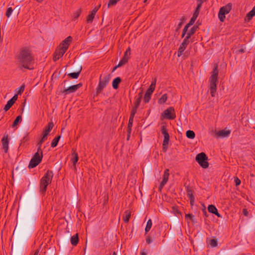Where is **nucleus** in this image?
<instances>
[{
	"instance_id": "nucleus-26",
	"label": "nucleus",
	"mask_w": 255,
	"mask_h": 255,
	"mask_svg": "<svg viewBox=\"0 0 255 255\" xmlns=\"http://www.w3.org/2000/svg\"><path fill=\"white\" fill-rule=\"evenodd\" d=\"M54 126V124L53 122H50L48 123V126L46 127L43 131V133L46 134L47 135H48L50 131L51 130V129L53 128Z\"/></svg>"
},
{
	"instance_id": "nucleus-61",
	"label": "nucleus",
	"mask_w": 255,
	"mask_h": 255,
	"mask_svg": "<svg viewBox=\"0 0 255 255\" xmlns=\"http://www.w3.org/2000/svg\"><path fill=\"white\" fill-rule=\"evenodd\" d=\"M27 140H28V138L26 136H25L24 137H23L22 139L21 140L20 145L22 144V142H24L25 141H27Z\"/></svg>"
},
{
	"instance_id": "nucleus-21",
	"label": "nucleus",
	"mask_w": 255,
	"mask_h": 255,
	"mask_svg": "<svg viewBox=\"0 0 255 255\" xmlns=\"http://www.w3.org/2000/svg\"><path fill=\"white\" fill-rule=\"evenodd\" d=\"M208 211L216 215L218 217H221V215L218 213L217 208L213 205H209L208 207Z\"/></svg>"
},
{
	"instance_id": "nucleus-39",
	"label": "nucleus",
	"mask_w": 255,
	"mask_h": 255,
	"mask_svg": "<svg viewBox=\"0 0 255 255\" xmlns=\"http://www.w3.org/2000/svg\"><path fill=\"white\" fill-rule=\"evenodd\" d=\"M81 13V10L80 8L78 9L75 12L73 13V19H77L79 16H80Z\"/></svg>"
},
{
	"instance_id": "nucleus-41",
	"label": "nucleus",
	"mask_w": 255,
	"mask_h": 255,
	"mask_svg": "<svg viewBox=\"0 0 255 255\" xmlns=\"http://www.w3.org/2000/svg\"><path fill=\"white\" fill-rule=\"evenodd\" d=\"M137 109L138 108H135L134 107H132V108L131 110L130 114V116H129L130 119H134V117L135 114L136 113Z\"/></svg>"
},
{
	"instance_id": "nucleus-37",
	"label": "nucleus",
	"mask_w": 255,
	"mask_h": 255,
	"mask_svg": "<svg viewBox=\"0 0 255 255\" xmlns=\"http://www.w3.org/2000/svg\"><path fill=\"white\" fill-rule=\"evenodd\" d=\"M156 82V80L155 78L154 80H152L149 87L148 88L147 90H148L150 91H151V92H153V91L155 90Z\"/></svg>"
},
{
	"instance_id": "nucleus-56",
	"label": "nucleus",
	"mask_w": 255,
	"mask_h": 255,
	"mask_svg": "<svg viewBox=\"0 0 255 255\" xmlns=\"http://www.w3.org/2000/svg\"><path fill=\"white\" fill-rule=\"evenodd\" d=\"M237 52L238 53H243L245 52V49L243 48H241L238 49L237 50Z\"/></svg>"
},
{
	"instance_id": "nucleus-4",
	"label": "nucleus",
	"mask_w": 255,
	"mask_h": 255,
	"mask_svg": "<svg viewBox=\"0 0 255 255\" xmlns=\"http://www.w3.org/2000/svg\"><path fill=\"white\" fill-rule=\"evenodd\" d=\"M43 157L42 151H41V153L36 152L31 159L29 165V168H33L37 166L42 161Z\"/></svg>"
},
{
	"instance_id": "nucleus-42",
	"label": "nucleus",
	"mask_w": 255,
	"mask_h": 255,
	"mask_svg": "<svg viewBox=\"0 0 255 255\" xmlns=\"http://www.w3.org/2000/svg\"><path fill=\"white\" fill-rule=\"evenodd\" d=\"M190 26V25L189 24H188V23L187 24H186V25L184 26V27L183 29V31H182V35H181L182 38H183L185 36V35H186V34H187L188 29Z\"/></svg>"
},
{
	"instance_id": "nucleus-3",
	"label": "nucleus",
	"mask_w": 255,
	"mask_h": 255,
	"mask_svg": "<svg viewBox=\"0 0 255 255\" xmlns=\"http://www.w3.org/2000/svg\"><path fill=\"white\" fill-rule=\"evenodd\" d=\"M218 74V65L217 64H215L213 71L211 72V76L209 78V89L211 95L213 97L215 96L216 93Z\"/></svg>"
},
{
	"instance_id": "nucleus-10",
	"label": "nucleus",
	"mask_w": 255,
	"mask_h": 255,
	"mask_svg": "<svg viewBox=\"0 0 255 255\" xmlns=\"http://www.w3.org/2000/svg\"><path fill=\"white\" fill-rule=\"evenodd\" d=\"M66 51V47L62 48L61 47H59V48H57L54 53L53 58V61H56L59 59L60 58L63 56Z\"/></svg>"
},
{
	"instance_id": "nucleus-23",
	"label": "nucleus",
	"mask_w": 255,
	"mask_h": 255,
	"mask_svg": "<svg viewBox=\"0 0 255 255\" xmlns=\"http://www.w3.org/2000/svg\"><path fill=\"white\" fill-rule=\"evenodd\" d=\"M72 158L71 160L73 164V165L74 166H75L76 164L79 159L78 154L76 152V150L74 149V148H72Z\"/></svg>"
},
{
	"instance_id": "nucleus-43",
	"label": "nucleus",
	"mask_w": 255,
	"mask_h": 255,
	"mask_svg": "<svg viewBox=\"0 0 255 255\" xmlns=\"http://www.w3.org/2000/svg\"><path fill=\"white\" fill-rule=\"evenodd\" d=\"M95 15L92 13H91V14H89L87 18V22L88 23H92L93 21Z\"/></svg>"
},
{
	"instance_id": "nucleus-58",
	"label": "nucleus",
	"mask_w": 255,
	"mask_h": 255,
	"mask_svg": "<svg viewBox=\"0 0 255 255\" xmlns=\"http://www.w3.org/2000/svg\"><path fill=\"white\" fill-rule=\"evenodd\" d=\"M183 23V21H181L180 22H179L178 23V24L177 25V29H176L177 30H178L179 29H180Z\"/></svg>"
},
{
	"instance_id": "nucleus-14",
	"label": "nucleus",
	"mask_w": 255,
	"mask_h": 255,
	"mask_svg": "<svg viewBox=\"0 0 255 255\" xmlns=\"http://www.w3.org/2000/svg\"><path fill=\"white\" fill-rule=\"evenodd\" d=\"M53 177V171L51 170H48L46 171V172L45 173L44 176L40 179V181H42L43 180L44 182L45 181H46L49 183H51Z\"/></svg>"
},
{
	"instance_id": "nucleus-46",
	"label": "nucleus",
	"mask_w": 255,
	"mask_h": 255,
	"mask_svg": "<svg viewBox=\"0 0 255 255\" xmlns=\"http://www.w3.org/2000/svg\"><path fill=\"white\" fill-rule=\"evenodd\" d=\"M197 18V16L193 15L192 18H191L190 20L189 21V22L188 24H189L190 26L192 25L194 23Z\"/></svg>"
},
{
	"instance_id": "nucleus-16",
	"label": "nucleus",
	"mask_w": 255,
	"mask_h": 255,
	"mask_svg": "<svg viewBox=\"0 0 255 255\" xmlns=\"http://www.w3.org/2000/svg\"><path fill=\"white\" fill-rule=\"evenodd\" d=\"M72 39L73 38L71 36H68L62 42V43L59 45V47H61L62 48L66 47L67 50L70 43L72 41Z\"/></svg>"
},
{
	"instance_id": "nucleus-59",
	"label": "nucleus",
	"mask_w": 255,
	"mask_h": 255,
	"mask_svg": "<svg viewBox=\"0 0 255 255\" xmlns=\"http://www.w3.org/2000/svg\"><path fill=\"white\" fill-rule=\"evenodd\" d=\"M47 136L48 135L43 133L42 136L41 138L45 141L47 139Z\"/></svg>"
},
{
	"instance_id": "nucleus-40",
	"label": "nucleus",
	"mask_w": 255,
	"mask_h": 255,
	"mask_svg": "<svg viewBox=\"0 0 255 255\" xmlns=\"http://www.w3.org/2000/svg\"><path fill=\"white\" fill-rule=\"evenodd\" d=\"M137 109L138 108H135L134 107H132V108L131 110L130 114V116H129L130 119H134V117L135 114L136 113Z\"/></svg>"
},
{
	"instance_id": "nucleus-17",
	"label": "nucleus",
	"mask_w": 255,
	"mask_h": 255,
	"mask_svg": "<svg viewBox=\"0 0 255 255\" xmlns=\"http://www.w3.org/2000/svg\"><path fill=\"white\" fill-rule=\"evenodd\" d=\"M1 143L4 152L7 153L8 149V135H4L1 139Z\"/></svg>"
},
{
	"instance_id": "nucleus-18",
	"label": "nucleus",
	"mask_w": 255,
	"mask_h": 255,
	"mask_svg": "<svg viewBox=\"0 0 255 255\" xmlns=\"http://www.w3.org/2000/svg\"><path fill=\"white\" fill-rule=\"evenodd\" d=\"M82 67L81 65H78L77 67V71L69 73L67 75L72 79H77L81 72Z\"/></svg>"
},
{
	"instance_id": "nucleus-44",
	"label": "nucleus",
	"mask_w": 255,
	"mask_h": 255,
	"mask_svg": "<svg viewBox=\"0 0 255 255\" xmlns=\"http://www.w3.org/2000/svg\"><path fill=\"white\" fill-rule=\"evenodd\" d=\"M119 0H110L108 4V7H109L111 6L116 5Z\"/></svg>"
},
{
	"instance_id": "nucleus-54",
	"label": "nucleus",
	"mask_w": 255,
	"mask_h": 255,
	"mask_svg": "<svg viewBox=\"0 0 255 255\" xmlns=\"http://www.w3.org/2000/svg\"><path fill=\"white\" fill-rule=\"evenodd\" d=\"M41 145H42V144L40 143L39 142H38V143L37 144V146H38V147H37V152L41 153V151H42V150L41 149Z\"/></svg>"
},
{
	"instance_id": "nucleus-55",
	"label": "nucleus",
	"mask_w": 255,
	"mask_h": 255,
	"mask_svg": "<svg viewBox=\"0 0 255 255\" xmlns=\"http://www.w3.org/2000/svg\"><path fill=\"white\" fill-rule=\"evenodd\" d=\"M129 57H126V56H123L122 60L124 62V63L126 64L128 60Z\"/></svg>"
},
{
	"instance_id": "nucleus-27",
	"label": "nucleus",
	"mask_w": 255,
	"mask_h": 255,
	"mask_svg": "<svg viewBox=\"0 0 255 255\" xmlns=\"http://www.w3.org/2000/svg\"><path fill=\"white\" fill-rule=\"evenodd\" d=\"M152 93L151 91L147 90L143 98V101L145 103H148L149 102Z\"/></svg>"
},
{
	"instance_id": "nucleus-28",
	"label": "nucleus",
	"mask_w": 255,
	"mask_h": 255,
	"mask_svg": "<svg viewBox=\"0 0 255 255\" xmlns=\"http://www.w3.org/2000/svg\"><path fill=\"white\" fill-rule=\"evenodd\" d=\"M131 216V212L128 211H126L124 213L123 216V220L125 223H127L129 222V220Z\"/></svg>"
},
{
	"instance_id": "nucleus-53",
	"label": "nucleus",
	"mask_w": 255,
	"mask_h": 255,
	"mask_svg": "<svg viewBox=\"0 0 255 255\" xmlns=\"http://www.w3.org/2000/svg\"><path fill=\"white\" fill-rule=\"evenodd\" d=\"M199 12H200V9L196 8V9L194 11V12L193 13V15L198 17L199 15Z\"/></svg>"
},
{
	"instance_id": "nucleus-62",
	"label": "nucleus",
	"mask_w": 255,
	"mask_h": 255,
	"mask_svg": "<svg viewBox=\"0 0 255 255\" xmlns=\"http://www.w3.org/2000/svg\"><path fill=\"white\" fill-rule=\"evenodd\" d=\"M125 64L124 63V62L122 61V60L121 59L119 64H118V66L119 67H121L123 65H125Z\"/></svg>"
},
{
	"instance_id": "nucleus-48",
	"label": "nucleus",
	"mask_w": 255,
	"mask_h": 255,
	"mask_svg": "<svg viewBox=\"0 0 255 255\" xmlns=\"http://www.w3.org/2000/svg\"><path fill=\"white\" fill-rule=\"evenodd\" d=\"M194 216L192 214H187L185 215V218H189L192 222H194Z\"/></svg>"
},
{
	"instance_id": "nucleus-25",
	"label": "nucleus",
	"mask_w": 255,
	"mask_h": 255,
	"mask_svg": "<svg viewBox=\"0 0 255 255\" xmlns=\"http://www.w3.org/2000/svg\"><path fill=\"white\" fill-rule=\"evenodd\" d=\"M122 79L118 77L115 78L112 82V86L114 89H117L119 88V85L121 82Z\"/></svg>"
},
{
	"instance_id": "nucleus-38",
	"label": "nucleus",
	"mask_w": 255,
	"mask_h": 255,
	"mask_svg": "<svg viewBox=\"0 0 255 255\" xmlns=\"http://www.w3.org/2000/svg\"><path fill=\"white\" fill-rule=\"evenodd\" d=\"M133 122V119L129 118L128 123V129L127 132L131 133V127L132 126V124Z\"/></svg>"
},
{
	"instance_id": "nucleus-30",
	"label": "nucleus",
	"mask_w": 255,
	"mask_h": 255,
	"mask_svg": "<svg viewBox=\"0 0 255 255\" xmlns=\"http://www.w3.org/2000/svg\"><path fill=\"white\" fill-rule=\"evenodd\" d=\"M255 15V5L253 9L247 13V17L248 20H251L253 17Z\"/></svg>"
},
{
	"instance_id": "nucleus-1",
	"label": "nucleus",
	"mask_w": 255,
	"mask_h": 255,
	"mask_svg": "<svg viewBox=\"0 0 255 255\" xmlns=\"http://www.w3.org/2000/svg\"><path fill=\"white\" fill-rule=\"evenodd\" d=\"M16 59L20 69L23 68L29 70L33 69L31 66L34 63V58L30 48L26 46L20 48L16 55Z\"/></svg>"
},
{
	"instance_id": "nucleus-49",
	"label": "nucleus",
	"mask_w": 255,
	"mask_h": 255,
	"mask_svg": "<svg viewBox=\"0 0 255 255\" xmlns=\"http://www.w3.org/2000/svg\"><path fill=\"white\" fill-rule=\"evenodd\" d=\"M204 1H205L204 0H199L196 8L200 9V8L201 7L202 3Z\"/></svg>"
},
{
	"instance_id": "nucleus-13",
	"label": "nucleus",
	"mask_w": 255,
	"mask_h": 255,
	"mask_svg": "<svg viewBox=\"0 0 255 255\" xmlns=\"http://www.w3.org/2000/svg\"><path fill=\"white\" fill-rule=\"evenodd\" d=\"M169 176V170L168 169H166L164 172L162 180L159 186V190L160 191H161V189L163 188L164 186L167 183L168 180Z\"/></svg>"
},
{
	"instance_id": "nucleus-63",
	"label": "nucleus",
	"mask_w": 255,
	"mask_h": 255,
	"mask_svg": "<svg viewBox=\"0 0 255 255\" xmlns=\"http://www.w3.org/2000/svg\"><path fill=\"white\" fill-rule=\"evenodd\" d=\"M97 11L98 8L97 7H95L91 11V13H94L95 15Z\"/></svg>"
},
{
	"instance_id": "nucleus-2",
	"label": "nucleus",
	"mask_w": 255,
	"mask_h": 255,
	"mask_svg": "<svg viewBox=\"0 0 255 255\" xmlns=\"http://www.w3.org/2000/svg\"><path fill=\"white\" fill-rule=\"evenodd\" d=\"M35 220L36 217L32 213L26 212L19 220L18 226L23 233H27L34 228Z\"/></svg>"
},
{
	"instance_id": "nucleus-34",
	"label": "nucleus",
	"mask_w": 255,
	"mask_h": 255,
	"mask_svg": "<svg viewBox=\"0 0 255 255\" xmlns=\"http://www.w3.org/2000/svg\"><path fill=\"white\" fill-rule=\"evenodd\" d=\"M186 136L190 139H194L195 137V132L191 130H188L186 132Z\"/></svg>"
},
{
	"instance_id": "nucleus-12",
	"label": "nucleus",
	"mask_w": 255,
	"mask_h": 255,
	"mask_svg": "<svg viewBox=\"0 0 255 255\" xmlns=\"http://www.w3.org/2000/svg\"><path fill=\"white\" fill-rule=\"evenodd\" d=\"M190 42L189 39L188 38L185 37L183 42L180 44L178 49V56L180 57L183 55V52L186 49L187 45L189 44Z\"/></svg>"
},
{
	"instance_id": "nucleus-52",
	"label": "nucleus",
	"mask_w": 255,
	"mask_h": 255,
	"mask_svg": "<svg viewBox=\"0 0 255 255\" xmlns=\"http://www.w3.org/2000/svg\"><path fill=\"white\" fill-rule=\"evenodd\" d=\"M24 86H21L19 88V91L17 92V94H20L21 93H22L24 91Z\"/></svg>"
},
{
	"instance_id": "nucleus-64",
	"label": "nucleus",
	"mask_w": 255,
	"mask_h": 255,
	"mask_svg": "<svg viewBox=\"0 0 255 255\" xmlns=\"http://www.w3.org/2000/svg\"><path fill=\"white\" fill-rule=\"evenodd\" d=\"M39 249H37L33 255H39Z\"/></svg>"
},
{
	"instance_id": "nucleus-35",
	"label": "nucleus",
	"mask_w": 255,
	"mask_h": 255,
	"mask_svg": "<svg viewBox=\"0 0 255 255\" xmlns=\"http://www.w3.org/2000/svg\"><path fill=\"white\" fill-rule=\"evenodd\" d=\"M22 121V117L21 116L19 115L14 120V122H13V124L12 125V127L13 128L16 127L18 123H20Z\"/></svg>"
},
{
	"instance_id": "nucleus-9",
	"label": "nucleus",
	"mask_w": 255,
	"mask_h": 255,
	"mask_svg": "<svg viewBox=\"0 0 255 255\" xmlns=\"http://www.w3.org/2000/svg\"><path fill=\"white\" fill-rule=\"evenodd\" d=\"M165 119L168 120H174L176 118L174 109L173 107H169L166 109L161 114Z\"/></svg>"
},
{
	"instance_id": "nucleus-57",
	"label": "nucleus",
	"mask_w": 255,
	"mask_h": 255,
	"mask_svg": "<svg viewBox=\"0 0 255 255\" xmlns=\"http://www.w3.org/2000/svg\"><path fill=\"white\" fill-rule=\"evenodd\" d=\"M189 200H190V204L191 205H193L194 204V201H195V197H193V198H189Z\"/></svg>"
},
{
	"instance_id": "nucleus-11",
	"label": "nucleus",
	"mask_w": 255,
	"mask_h": 255,
	"mask_svg": "<svg viewBox=\"0 0 255 255\" xmlns=\"http://www.w3.org/2000/svg\"><path fill=\"white\" fill-rule=\"evenodd\" d=\"M82 86V83H79V84H78L77 85L71 86L69 88L64 89L62 93L65 95L70 94L71 93L75 92L79 88H80Z\"/></svg>"
},
{
	"instance_id": "nucleus-24",
	"label": "nucleus",
	"mask_w": 255,
	"mask_h": 255,
	"mask_svg": "<svg viewBox=\"0 0 255 255\" xmlns=\"http://www.w3.org/2000/svg\"><path fill=\"white\" fill-rule=\"evenodd\" d=\"M198 28L197 26H193L192 27L190 28V29L189 30V31L187 33L186 36H185L186 38H188V39H189L191 37L195 34L196 31H197V29Z\"/></svg>"
},
{
	"instance_id": "nucleus-50",
	"label": "nucleus",
	"mask_w": 255,
	"mask_h": 255,
	"mask_svg": "<svg viewBox=\"0 0 255 255\" xmlns=\"http://www.w3.org/2000/svg\"><path fill=\"white\" fill-rule=\"evenodd\" d=\"M234 180H235V182L236 183V185L237 186L240 185L241 181L240 179H239L238 177L235 178Z\"/></svg>"
},
{
	"instance_id": "nucleus-45",
	"label": "nucleus",
	"mask_w": 255,
	"mask_h": 255,
	"mask_svg": "<svg viewBox=\"0 0 255 255\" xmlns=\"http://www.w3.org/2000/svg\"><path fill=\"white\" fill-rule=\"evenodd\" d=\"M210 245L212 247H216L218 245V243H217V240H215V239H211L210 241Z\"/></svg>"
},
{
	"instance_id": "nucleus-7",
	"label": "nucleus",
	"mask_w": 255,
	"mask_h": 255,
	"mask_svg": "<svg viewBox=\"0 0 255 255\" xmlns=\"http://www.w3.org/2000/svg\"><path fill=\"white\" fill-rule=\"evenodd\" d=\"M161 133L164 135V139L162 143V150L164 152H166L167 149V145L169 143L170 136L168 132L166 126L162 125L161 127Z\"/></svg>"
},
{
	"instance_id": "nucleus-31",
	"label": "nucleus",
	"mask_w": 255,
	"mask_h": 255,
	"mask_svg": "<svg viewBox=\"0 0 255 255\" xmlns=\"http://www.w3.org/2000/svg\"><path fill=\"white\" fill-rule=\"evenodd\" d=\"M168 98V96L167 94H163L158 100V103L159 104H164Z\"/></svg>"
},
{
	"instance_id": "nucleus-20",
	"label": "nucleus",
	"mask_w": 255,
	"mask_h": 255,
	"mask_svg": "<svg viewBox=\"0 0 255 255\" xmlns=\"http://www.w3.org/2000/svg\"><path fill=\"white\" fill-rule=\"evenodd\" d=\"M231 131L230 130H226V129L219 130L217 132V135L221 137H228L230 134Z\"/></svg>"
},
{
	"instance_id": "nucleus-29",
	"label": "nucleus",
	"mask_w": 255,
	"mask_h": 255,
	"mask_svg": "<svg viewBox=\"0 0 255 255\" xmlns=\"http://www.w3.org/2000/svg\"><path fill=\"white\" fill-rule=\"evenodd\" d=\"M78 242L79 237L78 234H76V235H74L71 238V243L73 246H76Z\"/></svg>"
},
{
	"instance_id": "nucleus-33",
	"label": "nucleus",
	"mask_w": 255,
	"mask_h": 255,
	"mask_svg": "<svg viewBox=\"0 0 255 255\" xmlns=\"http://www.w3.org/2000/svg\"><path fill=\"white\" fill-rule=\"evenodd\" d=\"M61 137V136L60 135H58L57 136H56L52 141V142H51V146L52 147H56L57 144H58V143L59 141V139Z\"/></svg>"
},
{
	"instance_id": "nucleus-36",
	"label": "nucleus",
	"mask_w": 255,
	"mask_h": 255,
	"mask_svg": "<svg viewBox=\"0 0 255 255\" xmlns=\"http://www.w3.org/2000/svg\"><path fill=\"white\" fill-rule=\"evenodd\" d=\"M186 192H187V196H188L189 198H193V197H194L193 196V191L191 187L187 186L186 187Z\"/></svg>"
},
{
	"instance_id": "nucleus-5",
	"label": "nucleus",
	"mask_w": 255,
	"mask_h": 255,
	"mask_svg": "<svg viewBox=\"0 0 255 255\" xmlns=\"http://www.w3.org/2000/svg\"><path fill=\"white\" fill-rule=\"evenodd\" d=\"M232 8V4L228 3L226 5L222 6L220 8L219 13L218 17L221 22H224L225 19V15L230 12Z\"/></svg>"
},
{
	"instance_id": "nucleus-8",
	"label": "nucleus",
	"mask_w": 255,
	"mask_h": 255,
	"mask_svg": "<svg viewBox=\"0 0 255 255\" xmlns=\"http://www.w3.org/2000/svg\"><path fill=\"white\" fill-rule=\"evenodd\" d=\"M207 160L208 157L204 152H201L196 156V161L203 168H207L209 166Z\"/></svg>"
},
{
	"instance_id": "nucleus-60",
	"label": "nucleus",
	"mask_w": 255,
	"mask_h": 255,
	"mask_svg": "<svg viewBox=\"0 0 255 255\" xmlns=\"http://www.w3.org/2000/svg\"><path fill=\"white\" fill-rule=\"evenodd\" d=\"M140 255H147V252L146 250H143L140 252Z\"/></svg>"
},
{
	"instance_id": "nucleus-47",
	"label": "nucleus",
	"mask_w": 255,
	"mask_h": 255,
	"mask_svg": "<svg viewBox=\"0 0 255 255\" xmlns=\"http://www.w3.org/2000/svg\"><path fill=\"white\" fill-rule=\"evenodd\" d=\"M12 11H13V9L11 7H8L7 9V10L6 11V13H5L6 16L7 17H9L10 16V15L11 14Z\"/></svg>"
},
{
	"instance_id": "nucleus-22",
	"label": "nucleus",
	"mask_w": 255,
	"mask_h": 255,
	"mask_svg": "<svg viewBox=\"0 0 255 255\" xmlns=\"http://www.w3.org/2000/svg\"><path fill=\"white\" fill-rule=\"evenodd\" d=\"M142 98V92H139L137 96L135 97V102L134 104V107L138 108L140 105L141 99Z\"/></svg>"
},
{
	"instance_id": "nucleus-15",
	"label": "nucleus",
	"mask_w": 255,
	"mask_h": 255,
	"mask_svg": "<svg viewBox=\"0 0 255 255\" xmlns=\"http://www.w3.org/2000/svg\"><path fill=\"white\" fill-rule=\"evenodd\" d=\"M17 99V95H15L12 98L7 101L6 104L4 106V110L5 112L7 111L14 104Z\"/></svg>"
},
{
	"instance_id": "nucleus-6",
	"label": "nucleus",
	"mask_w": 255,
	"mask_h": 255,
	"mask_svg": "<svg viewBox=\"0 0 255 255\" xmlns=\"http://www.w3.org/2000/svg\"><path fill=\"white\" fill-rule=\"evenodd\" d=\"M110 79L111 76L110 74L104 76L103 78H102L101 76H100L99 79V83L96 88V93L97 95L100 93L101 91L104 89V88H105L107 86Z\"/></svg>"
},
{
	"instance_id": "nucleus-19",
	"label": "nucleus",
	"mask_w": 255,
	"mask_h": 255,
	"mask_svg": "<svg viewBox=\"0 0 255 255\" xmlns=\"http://www.w3.org/2000/svg\"><path fill=\"white\" fill-rule=\"evenodd\" d=\"M51 183H49L46 181L44 182V180L40 181V192L42 193V194H45L47 186L50 184Z\"/></svg>"
},
{
	"instance_id": "nucleus-32",
	"label": "nucleus",
	"mask_w": 255,
	"mask_h": 255,
	"mask_svg": "<svg viewBox=\"0 0 255 255\" xmlns=\"http://www.w3.org/2000/svg\"><path fill=\"white\" fill-rule=\"evenodd\" d=\"M152 225V223L151 220L150 219H149L146 223V225L145 228V233L146 234L151 229V228Z\"/></svg>"
},
{
	"instance_id": "nucleus-51",
	"label": "nucleus",
	"mask_w": 255,
	"mask_h": 255,
	"mask_svg": "<svg viewBox=\"0 0 255 255\" xmlns=\"http://www.w3.org/2000/svg\"><path fill=\"white\" fill-rule=\"evenodd\" d=\"M146 242L148 244H150L152 242L150 236H147L146 238Z\"/></svg>"
}]
</instances>
